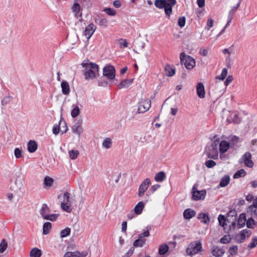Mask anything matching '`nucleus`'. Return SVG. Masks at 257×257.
Instances as JSON below:
<instances>
[{
  "label": "nucleus",
  "instance_id": "f257e3e1",
  "mask_svg": "<svg viewBox=\"0 0 257 257\" xmlns=\"http://www.w3.org/2000/svg\"><path fill=\"white\" fill-rule=\"evenodd\" d=\"M238 142L239 138L235 136L220 141L215 140L206 149V154L208 158L213 160H223L225 158V154Z\"/></svg>",
  "mask_w": 257,
  "mask_h": 257
},
{
  "label": "nucleus",
  "instance_id": "f03ea898",
  "mask_svg": "<svg viewBox=\"0 0 257 257\" xmlns=\"http://www.w3.org/2000/svg\"><path fill=\"white\" fill-rule=\"evenodd\" d=\"M81 65L82 68L87 70L84 73L86 79H93L96 76L99 75V67L96 63L86 59L82 62Z\"/></svg>",
  "mask_w": 257,
  "mask_h": 257
},
{
  "label": "nucleus",
  "instance_id": "7ed1b4c3",
  "mask_svg": "<svg viewBox=\"0 0 257 257\" xmlns=\"http://www.w3.org/2000/svg\"><path fill=\"white\" fill-rule=\"evenodd\" d=\"M78 201L74 191L67 187L65 192V212L70 213L75 211L77 207Z\"/></svg>",
  "mask_w": 257,
  "mask_h": 257
},
{
  "label": "nucleus",
  "instance_id": "20e7f679",
  "mask_svg": "<svg viewBox=\"0 0 257 257\" xmlns=\"http://www.w3.org/2000/svg\"><path fill=\"white\" fill-rule=\"evenodd\" d=\"M176 3L175 0H156L155 5L159 9H165L166 15L169 17L172 12V7Z\"/></svg>",
  "mask_w": 257,
  "mask_h": 257
},
{
  "label": "nucleus",
  "instance_id": "39448f33",
  "mask_svg": "<svg viewBox=\"0 0 257 257\" xmlns=\"http://www.w3.org/2000/svg\"><path fill=\"white\" fill-rule=\"evenodd\" d=\"M203 251L201 242L198 240L194 241L188 245L186 249V254L188 256L193 257L198 253H201Z\"/></svg>",
  "mask_w": 257,
  "mask_h": 257
},
{
  "label": "nucleus",
  "instance_id": "423d86ee",
  "mask_svg": "<svg viewBox=\"0 0 257 257\" xmlns=\"http://www.w3.org/2000/svg\"><path fill=\"white\" fill-rule=\"evenodd\" d=\"M181 63L184 64L188 69H192L196 65L195 60L191 56L186 55L184 52H182L180 55Z\"/></svg>",
  "mask_w": 257,
  "mask_h": 257
},
{
  "label": "nucleus",
  "instance_id": "0eeeda50",
  "mask_svg": "<svg viewBox=\"0 0 257 257\" xmlns=\"http://www.w3.org/2000/svg\"><path fill=\"white\" fill-rule=\"evenodd\" d=\"M50 208L46 204H43L40 210V213L42 217L46 220L55 221L59 216L58 214H49Z\"/></svg>",
  "mask_w": 257,
  "mask_h": 257
},
{
  "label": "nucleus",
  "instance_id": "6e6552de",
  "mask_svg": "<svg viewBox=\"0 0 257 257\" xmlns=\"http://www.w3.org/2000/svg\"><path fill=\"white\" fill-rule=\"evenodd\" d=\"M115 69L111 64H106L102 68V75L103 77L107 79L113 80L115 78Z\"/></svg>",
  "mask_w": 257,
  "mask_h": 257
},
{
  "label": "nucleus",
  "instance_id": "1a4fd4ad",
  "mask_svg": "<svg viewBox=\"0 0 257 257\" xmlns=\"http://www.w3.org/2000/svg\"><path fill=\"white\" fill-rule=\"evenodd\" d=\"M64 229L62 230L59 235L56 236L54 240V247L58 250L62 251L63 248Z\"/></svg>",
  "mask_w": 257,
  "mask_h": 257
},
{
  "label": "nucleus",
  "instance_id": "9d476101",
  "mask_svg": "<svg viewBox=\"0 0 257 257\" xmlns=\"http://www.w3.org/2000/svg\"><path fill=\"white\" fill-rule=\"evenodd\" d=\"M23 179L22 177L18 176L15 177L14 181L11 186V190L16 193L21 191L23 186Z\"/></svg>",
  "mask_w": 257,
  "mask_h": 257
},
{
  "label": "nucleus",
  "instance_id": "9b49d317",
  "mask_svg": "<svg viewBox=\"0 0 257 257\" xmlns=\"http://www.w3.org/2000/svg\"><path fill=\"white\" fill-rule=\"evenodd\" d=\"M151 106V100L147 98H142L139 102L138 111L139 113H144L147 111Z\"/></svg>",
  "mask_w": 257,
  "mask_h": 257
},
{
  "label": "nucleus",
  "instance_id": "f8f14e48",
  "mask_svg": "<svg viewBox=\"0 0 257 257\" xmlns=\"http://www.w3.org/2000/svg\"><path fill=\"white\" fill-rule=\"evenodd\" d=\"M151 184V180L149 178H146L140 184L138 189V195L140 197H143L146 191L148 189Z\"/></svg>",
  "mask_w": 257,
  "mask_h": 257
},
{
  "label": "nucleus",
  "instance_id": "ddd939ff",
  "mask_svg": "<svg viewBox=\"0 0 257 257\" xmlns=\"http://www.w3.org/2000/svg\"><path fill=\"white\" fill-rule=\"evenodd\" d=\"M250 232L248 230L243 229L235 236V239L237 242H242L246 237H248Z\"/></svg>",
  "mask_w": 257,
  "mask_h": 257
},
{
  "label": "nucleus",
  "instance_id": "4468645a",
  "mask_svg": "<svg viewBox=\"0 0 257 257\" xmlns=\"http://www.w3.org/2000/svg\"><path fill=\"white\" fill-rule=\"evenodd\" d=\"M226 115V120L228 122L239 123L240 121V118L236 111H228Z\"/></svg>",
  "mask_w": 257,
  "mask_h": 257
},
{
  "label": "nucleus",
  "instance_id": "2eb2a0df",
  "mask_svg": "<svg viewBox=\"0 0 257 257\" xmlns=\"http://www.w3.org/2000/svg\"><path fill=\"white\" fill-rule=\"evenodd\" d=\"M206 191L205 190H197L193 188L192 198L194 200H203L206 196Z\"/></svg>",
  "mask_w": 257,
  "mask_h": 257
},
{
  "label": "nucleus",
  "instance_id": "dca6fc26",
  "mask_svg": "<svg viewBox=\"0 0 257 257\" xmlns=\"http://www.w3.org/2000/svg\"><path fill=\"white\" fill-rule=\"evenodd\" d=\"M54 180L53 178L46 176L44 177L43 187L46 190L51 189L54 186Z\"/></svg>",
  "mask_w": 257,
  "mask_h": 257
},
{
  "label": "nucleus",
  "instance_id": "f3484780",
  "mask_svg": "<svg viewBox=\"0 0 257 257\" xmlns=\"http://www.w3.org/2000/svg\"><path fill=\"white\" fill-rule=\"evenodd\" d=\"M96 29V27L93 24H90L85 28L83 34L87 40L91 38Z\"/></svg>",
  "mask_w": 257,
  "mask_h": 257
},
{
  "label": "nucleus",
  "instance_id": "a211bd4d",
  "mask_svg": "<svg viewBox=\"0 0 257 257\" xmlns=\"http://www.w3.org/2000/svg\"><path fill=\"white\" fill-rule=\"evenodd\" d=\"M252 156L250 153L246 152L242 157L243 163L247 167L252 168L253 166V162L251 160Z\"/></svg>",
  "mask_w": 257,
  "mask_h": 257
},
{
  "label": "nucleus",
  "instance_id": "6ab92c4d",
  "mask_svg": "<svg viewBox=\"0 0 257 257\" xmlns=\"http://www.w3.org/2000/svg\"><path fill=\"white\" fill-rule=\"evenodd\" d=\"M145 206V203L142 201H139L135 206L133 212L137 215L141 214Z\"/></svg>",
  "mask_w": 257,
  "mask_h": 257
},
{
  "label": "nucleus",
  "instance_id": "aec40b11",
  "mask_svg": "<svg viewBox=\"0 0 257 257\" xmlns=\"http://www.w3.org/2000/svg\"><path fill=\"white\" fill-rule=\"evenodd\" d=\"M86 255L85 252H80L77 250L67 251L65 252V257H85Z\"/></svg>",
  "mask_w": 257,
  "mask_h": 257
},
{
  "label": "nucleus",
  "instance_id": "412c9836",
  "mask_svg": "<svg viewBox=\"0 0 257 257\" xmlns=\"http://www.w3.org/2000/svg\"><path fill=\"white\" fill-rule=\"evenodd\" d=\"M196 92L197 95L200 98H203L205 96V90L204 85L202 83L199 82L196 86Z\"/></svg>",
  "mask_w": 257,
  "mask_h": 257
},
{
  "label": "nucleus",
  "instance_id": "4be33fe9",
  "mask_svg": "<svg viewBox=\"0 0 257 257\" xmlns=\"http://www.w3.org/2000/svg\"><path fill=\"white\" fill-rule=\"evenodd\" d=\"M71 10L76 16L79 17L82 16V9L78 3H74L71 7Z\"/></svg>",
  "mask_w": 257,
  "mask_h": 257
},
{
  "label": "nucleus",
  "instance_id": "5701e85b",
  "mask_svg": "<svg viewBox=\"0 0 257 257\" xmlns=\"http://www.w3.org/2000/svg\"><path fill=\"white\" fill-rule=\"evenodd\" d=\"M72 131L74 134L80 136L83 132L82 122H77L72 126Z\"/></svg>",
  "mask_w": 257,
  "mask_h": 257
},
{
  "label": "nucleus",
  "instance_id": "b1692460",
  "mask_svg": "<svg viewBox=\"0 0 257 257\" xmlns=\"http://www.w3.org/2000/svg\"><path fill=\"white\" fill-rule=\"evenodd\" d=\"M196 215L195 210L191 208L185 209L183 212V217L185 219H190Z\"/></svg>",
  "mask_w": 257,
  "mask_h": 257
},
{
  "label": "nucleus",
  "instance_id": "393cba45",
  "mask_svg": "<svg viewBox=\"0 0 257 257\" xmlns=\"http://www.w3.org/2000/svg\"><path fill=\"white\" fill-rule=\"evenodd\" d=\"M112 140L110 138H105L102 142V147L104 149H110L112 147Z\"/></svg>",
  "mask_w": 257,
  "mask_h": 257
},
{
  "label": "nucleus",
  "instance_id": "a878e982",
  "mask_svg": "<svg viewBox=\"0 0 257 257\" xmlns=\"http://www.w3.org/2000/svg\"><path fill=\"white\" fill-rule=\"evenodd\" d=\"M198 219L201 221V222L208 224L210 222V218L208 216V213H200L198 215Z\"/></svg>",
  "mask_w": 257,
  "mask_h": 257
},
{
  "label": "nucleus",
  "instance_id": "bb28decb",
  "mask_svg": "<svg viewBox=\"0 0 257 257\" xmlns=\"http://www.w3.org/2000/svg\"><path fill=\"white\" fill-rule=\"evenodd\" d=\"M38 148V145L36 141L30 140L28 143V151L31 153L35 152Z\"/></svg>",
  "mask_w": 257,
  "mask_h": 257
},
{
  "label": "nucleus",
  "instance_id": "cd10ccee",
  "mask_svg": "<svg viewBox=\"0 0 257 257\" xmlns=\"http://www.w3.org/2000/svg\"><path fill=\"white\" fill-rule=\"evenodd\" d=\"M42 254V250L37 248L34 247L30 251V257H41Z\"/></svg>",
  "mask_w": 257,
  "mask_h": 257
},
{
  "label": "nucleus",
  "instance_id": "c85d7f7f",
  "mask_svg": "<svg viewBox=\"0 0 257 257\" xmlns=\"http://www.w3.org/2000/svg\"><path fill=\"white\" fill-rule=\"evenodd\" d=\"M175 73V69L174 67L166 65L165 67V74L168 76H172Z\"/></svg>",
  "mask_w": 257,
  "mask_h": 257
},
{
  "label": "nucleus",
  "instance_id": "c756f323",
  "mask_svg": "<svg viewBox=\"0 0 257 257\" xmlns=\"http://www.w3.org/2000/svg\"><path fill=\"white\" fill-rule=\"evenodd\" d=\"M132 81H115V85L119 89L126 88L131 86Z\"/></svg>",
  "mask_w": 257,
  "mask_h": 257
},
{
  "label": "nucleus",
  "instance_id": "7c9ffc66",
  "mask_svg": "<svg viewBox=\"0 0 257 257\" xmlns=\"http://www.w3.org/2000/svg\"><path fill=\"white\" fill-rule=\"evenodd\" d=\"M224 253V250L223 248L216 246L213 247L212 249V253L215 256H221Z\"/></svg>",
  "mask_w": 257,
  "mask_h": 257
},
{
  "label": "nucleus",
  "instance_id": "2f4dec72",
  "mask_svg": "<svg viewBox=\"0 0 257 257\" xmlns=\"http://www.w3.org/2000/svg\"><path fill=\"white\" fill-rule=\"evenodd\" d=\"M52 228V224L50 222H46L43 225V234L44 235L48 234Z\"/></svg>",
  "mask_w": 257,
  "mask_h": 257
},
{
  "label": "nucleus",
  "instance_id": "473e14b6",
  "mask_svg": "<svg viewBox=\"0 0 257 257\" xmlns=\"http://www.w3.org/2000/svg\"><path fill=\"white\" fill-rule=\"evenodd\" d=\"M63 120V118L62 117L59 120V122L53 125L52 127V132L54 135H57L60 133L61 130L60 125Z\"/></svg>",
  "mask_w": 257,
  "mask_h": 257
},
{
  "label": "nucleus",
  "instance_id": "72a5a7b5",
  "mask_svg": "<svg viewBox=\"0 0 257 257\" xmlns=\"http://www.w3.org/2000/svg\"><path fill=\"white\" fill-rule=\"evenodd\" d=\"M166 177L165 173L163 171H161L155 175L154 179L157 182H162L166 178Z\"/></svg>",
  "mask_w": 257,
  "mask_h": 257
},
{
  "label": "nucleus",
  "instance_id": "f704fd0d",
  "mask_svg": "<svg viewBox=\"0 0 257 257\" xmlns=\"http://www.w3.org/2000/svg\"><path fill=\"white\" fill-rule=\"evenodd\" d=\"M169 248V246L166 243L160 245L158 249V253L159 255H165L168 251Z\"/></svg>",
  "mask_w": 257,
  "mask_h": 257
},
{
  "label": "nucleus",
  "instance_id": "c9c22d12",
  "mask_svg": "<svg viewBox=\"0 0 257 257\" xmlns=\"http://www.w3.org/2000/svg\"><path fill=\"white\" fill-rule=\"evenodd\" d=\"M230 182V177L226 175L224 176L220 180L219 186L220 187L226 186Z\"/></svg>",
  "mask_w": 257,
  "mask_h": 257
},
{
  "label": "nucleus",
  "instance_id": "e433bc0d",
  "mask_svg": "<svg viewBox=\"0 0 257 257\" xmlns=\"http://www.w3.org/2000/svg\"><path fill=\"white\" fill-rule=\"evenodd\" d=\"M80 110L79 106L78 105L73 106L70 112L71 117L74 118L78 116L80 114Z\"/></svg>",
  "mask_w": 257,
  "mask_h": 257
},
{
  "label": "nucleus",
  "instance_id": "4c0bfd02",
  "mask_svg": "<svg viewBox=\"0 0 257 257\" xmlns=\"http://www.w3.org/2000/svg\"><path fill=\"white\" fill-rule=\"evenodd\" d=\"M66 251H74L76 250V245L75 244L74 239H71L67 242Z\"/></svg>",
  "mask_w": 257,
  "mask_h": 257
},
{
  "label": "nucleus",
  "instance_id": "58836bf2",
  "mask_svg": "<svg viewBox=\"0 0 257 257\" xmlns=\"http://www.w3.org/2000/svg\"><path fill=\"white\" fill-rule=\"evenodd\" d=\"M218 220L220 226L225 229L226 224V218L224 215L220 214L218 217Z\"/></svg>",
  "mask_w": 257,
  "mask_h": 257
},
{
  "label": "nucleus",
  "instance_id": "ea45409f",
  "mask_svg": "<svg viewBox=\"0 0 257 257\" xmlns=\"http://www.w3.org/2000/svg\"><path fill=\"white\" fill-rule=\"evenodd\" d=\"M246 222L245 214L244 213L241 214L238 219V225L239 227H242Z\"/></svg>",
  "mask_w": 257,
  "mask_h": 257
},
{
  "label": "nucleus",
  "instance_id": "a19ab883",
  "mask_svg": "<svg viewBox=\"0 0 257 257\" xmlns=\"http://www.w3.org/2000/svg\"><path fill=\"white\" fill-rule=\"evenodd\" d=\"M13 100V98L11 96H6L2 100V104L3 106H6L11 104Z\"/></svg>",
  "mask_w": 257,
  "mask_h": 257
},
{
  "label": "nucleus",
  "instance_id": "79ce46f5",
  "mask_svg": "<svg viewBox=\"0 0 257 257\" xmlns=\"http://www.w3.org/2000/svg\"><path fill=\"white\" fill-rule=\"evenodd\" d=\"M79 152L77 150H71L69 151L68 155L70 159L75 160L77 158Z\"/></svg>",
  "mask_w": 257,
  "mask_h": 257
},
{
  "label": "nucleus",
  "instance_id": "37998d69",
  "mask_svg": "<svg viewBox=\"0 0 257 257\" xmlns=\"http://www.w3.org/2000/svg\"><path fill=\"white\" fill-rule=\"evenodd\" d=\"M145 242L146 239L140 237L134 241L133 245L135 247H142L145 244Z\"/></svg>",
  "mask_w": 257,
  "mask_h": 257
},
{
  "label": "nucleus",
  "instance_id": "c03bdc74",
  "mask_svg": "<svg viewBox=\"0 0 257 257\" xmlns=\"http://www.w3.org/2000/svg\"><path fill=\"white\" fill-rule=\"evenodd\" d=\"M257 208V197L253 199V203L249 206L247 208V212H255Z\"/></svg>",
  "mask_w": 257,
  "mask_h": 257
},
{
  "label": "nucleus",
  "instance_id": "a18cd8bd",
  "mask_svg": "<svg viewBox=\"0 0 257 257\" xmlns=\"http://www.w3.org/2000/svg\"><path fill=\"white\" fill-rule=\"evenodd\" d=\"M246 172L243 169H240L237 171L233 175L234 178H239L244 177L246 175Z\"/></svg>",
  "mask_w": 257,
  "mask_h": 257
},
{
  "label": "nucleus",
  "instance_id": "49530a36",
  "mask_svg": "<svg viewBox=\"0 0 257 257\" xmlns=\"http://www.w3.org/2000/svg\"><path fill=\"white\" fill-rule=\"evenodd\" d=\"M103 12H105L108 16H114L116 14V12L115 10L109 8L104 9Z\"/></svg>",
  "mask_w": 257,
  "mask_h": 257
},
{
  "label": "nucleus",
  "instance_id": "de8ad7c7",
  "mask_svg": "<svg viewBox=\"0 0 257 257\" xmlns=\"http://www.w3.org/2000/svg\"><path fill=\"white\" fill-rule=\"evenodd\" d=\"M7 247V242L4 239H3L0 243V253H3L6 250Z\"/></svg>",
  "mask_w": 257,
  "mask_h": 257
},
{
  "label": "nucleus",
  "instance_id": "09e8293b",
  "mask_svg": "<svg viewBox=\"0 0 257 257\" xmlns=\"http://www.w3.org/2000/svg\"><path fill=\"white\" fill-rule=\"evenodd\" d=\"M227 70L226 68H223L220 75L216 77V78L221 80H223L227 76Z\"/></svg>",
  "mask_w": 257,
  "mask_h": 257
},
{
  "label": "nucleus",
  "instance_id": "8fccbe9b",
  "mask_svg": "<svg viewBox=\"0 0 257 257\" xmlns=\"http://www.w3.org/2000/svg\"><path fill=\"white\" fill-rule=\"evenodd\" d=\"M57 199L60 202H61V206L62 209H64V203L63 200L64 199V193H63L62 191L61 193L58 195Z\"/></svg>",
  "mask_w": 257,
  "mask_h": 257
},
{
  "label": "nucleus",
  "instance_id": "3c124183",
  "mask_svg": "<svg viewBox=\"0 0 257 257\" xmlns=\"http://www.w3.org/2000/svg\"><path fill=\"white\" fill-rule=\"evenodd\" d=\"M214 21L211 18H208L207 21L206 26L205 27V29L209 30L213 26Z\"/></svg>",
  "mask_w": 257,
  "mask_h": 257
},
{
  "label": "nucleus",
  "instance_id": "603ef678",
  "mask_svg": "<svg viewBox=\"0 0 257 257\" xmlns=\"http://www.w3.org/2000/svg\"><path fill=\"white\" fill-rule=\"evenodd\" d=\"M98 24L100 26L107 27L108 26V21L106 18H100L99 20Z\"/></svg>",
  "mask_w": 257,
  "mask_h": 257
},
{
  "label": "nucleus",
  "instance_id": "864d4df0",
  "mask_svg": "<svg viewBox=\"0 0 257 257\" xmlns=\"http://www.w3.org/2000/svg\"><path fill=\"white\" fill-rule=\"evenodd\" d=\"M216 163L212 160H209L205 162V165L208 168H212L216 166Z\"/></svg>",
  "mask_w": 257,
  "mask_h": 257
},
{
  "label": "nucleus",
  "instance_id": "5fc2aeb1",
  "mask_svg": "<svg viewBox=\"0 0 257 257\" xmlns=\"http://www.w3.org/2000/svg\"><path fill=\"white\" fill-rule=\"evenodd\" d=\"M151 229L150 226H147L146 230H144L142 233L139 235V237L143 238L144 237H148L150 235L149 231Z\"/></svg>",
  "mask_w": 257,
  "mask_h": 257
},
{
  "label": "nucleus",
  "instance_id": "6e6d98bb",
  "mask_svg": "<svg viewBox=\"0 0 257 257\" xmlns=\"http://www.w3.org/2000/svg\"><path fill=\"white\" fill-rule=\"evenodd\" d=\"M118 45L120 48H125L128 46V44L125 39H121L118 41Z\"/></svg>",
  "mask_w": 257,
  "mask_h": 257
},
{
  "label": "nucleus",
  "instance_id": "4d7b16f0",
  "mask_svg": "<svg viewBox=\"0 0 257 257\" xmlns=\"http://www.w3.org/2000/svg\"><path fill=\"white\" fill-rule=\"evenodd\" d=\"M230 240V236L228 235H225L220 239V242L225 244L229 242Z\"/></svg>",
  "mask_w": 257,
  "mask_h": 257
},
{
  "label": "nucleus",
  "instance_id": "13d9d810",
  "mask_svg": "<svg viewBox=\"0 0 257 257\" xmlns=\"http://www.w3.org/2000/svg\"><path fill=\"white\" fill-rule=\"evenodd\" d=\"M222 53L225 56L226 60H228L230 59V56L231 54V52L229 51V49L225 48V49H223Z\"/></svg>",
  "mask_w": 257,
  "mask_h": 257
},
{
  "label": "nucleus",
  "instance_id": "bf43d9fd",
  "mask_svg": "<svg viewBox=\"0 0 257 257\" xmlns=\"http://www.w3.org/2000/svg\"><path fill=\"white\" fill-rule=\"evenodd\" d=\"M15 156L16 158H21L22 156V151L19 148H16L14 150Z\"/></svg>",
  "mask_w": 257,
  "mask_h": 257
},
{
  "label": "nucleus",
  "instance_id": "052dcab7",
  "mask_svg": "<svg viewBox=\"0 0 257 257\" xmlns=\"http://www.w3.org/2000/svg\"><path fill=\"white\" fill-rule=\"evenodd\" d=\"M186 23V20L184 17H180L178 19V24L180 27H183L185 26Z\"/></svg>",
  "mask_w": 257,
  "mask_h": 257
},
{
  "label": "nucleus",
  "instance_id": "680f3d73",
  "mask_svg": "<svg viewBox=\"0 0 257 257\" xmlns=\"http://www.w3.org/2000/svg\"><path fill=\"white\" fill-rule=\"evenodd\" d=\"M257 245V237H253L250 243L249 244V247L250 248H253Z\"/></svg>",
  "mask_w": 257,
  "mask_h": 257
},
{
  "label": "nucleus",
  "instance_id": "e2e57ef3",
  "mask_svg": "<svg viewBox=\"0 0 257 257\" xmlns=\"http://www.w3.org/2000/svg\"><path fill=\"white\" fill-rule=\"evenodd\" d=\"M237 249V246L236 245H234L230 247L229 249V252L230 254L233 255L236 253Z\"/></svg>",
  "mask_w": 257,
  "mask_h": 257
},
{
  "label": "nucleus",
  "instance_id": "0e129e2a",
  "mask_svg": "<svg viewBox=\"0 0 257 257\" xmlns=\"http://www.w3.org/2000/svg\"><path fill=\"white\" fill-rule=\"evenodd\" d=\"M199 54L202 56H207L209 54V49H201L200 50Z\"/></svg>",
  "mask_w": 257,
  "mask_h": 257
},
{
  "label": "nucleus",
  "instance_id": "69168bd1",
  "mask_svg": "<svg viewBox=\"0 0 257 257\" xmlns=\"http://www.w3.org/2000/svg\"><path fill=\"white\" fill-rule=\"evenodd\" d=\"M98 82L97 85L101 87H105L110 85V84H109L108 81H98Z\"/></svg>",
  "mask_w": 257,
  "mask_h": 257
},
{
  "label": "nucleus",
  "instance_id": "338daca9",
  "mask_svg": "<svg viewBox=\"0 0 257 257\" xmlns=\"http://www.w3.org/2000/svg\"><path fill=\"white\" fill-rule=\"evenodd\" d=\"M254 225V220L252 218H249L246 221V225L248 228H252Z\"/></svg>",
  "mask_w": 257,
  "mask_h": 257
},
{
  "label": "nucleus",
  "instance_id": "774afa93",
  "mask_svg": "<svg viewBox=\"0 0 257 257\" xmlns=\"http://www.w3.org/2000/svg\"><path fill=\"white\" fill-rule=\"evenodd\" d=\"M160 187V185L159 184H155L151 186L150 188V190L154 193L157 189H158Z\"/></svg>",
  "mask_w": 257,
  "mask_h": 257
}]
</instances>
